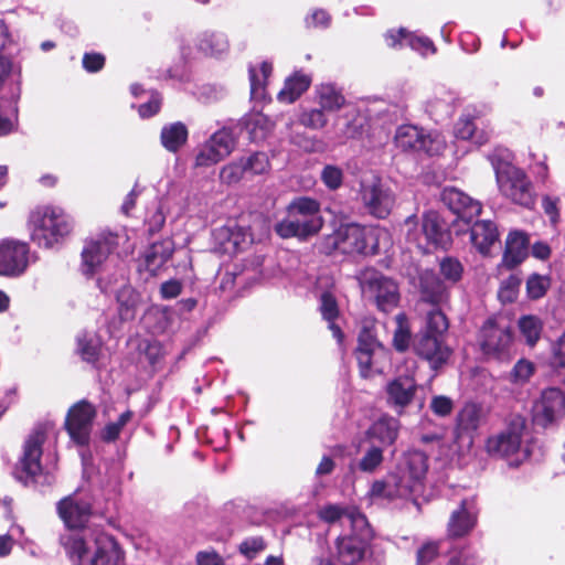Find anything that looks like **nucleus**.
I'll list each match as a JSON object with an SVG mask.
<instances>
[{"instance_id": "obj_55", "label": "nucleus", "mask_w": 565, "mask_h": 565, "mask_svg": "<svg viewBox=\"0 0 565 565\" xmlns=\"http://www.w3.org/2000/svg\"><path fill=\"white\" fill-rule=\"evenodd\" d=\"M132 413L130 411L124 412L116 422L107 424L100 433V438L106 441H115L122 428L130 422Z\"/></svg>"}, {"instance_id": "obj_19", "label": "nucleus", "mask_w": 565, "mask_h": 565, "mask_svg": "<svg viewBox=\"0 0 565 565\" xmlns=\"http://www.w3.org/2000/svg\"><path fill=\"white\" fill-rule=\"evenodd\" d=\"M45 438L44 430L38 428L29 435L24 443L17 477L25 484L36 481V478L42 473L41 456Z\"/></svg>"}, {"instance_id": "obj_61", "label": "nucleus", "mask_w": 565, "mask_h": 565, "mask_svg": "<svg viewBox=\"0 0 565 565\" xmlns=\"http://www.w3.org/2000/svg\"><path fill=\"white\" fill-rule=\"evenodd\" d=\"M534 371L535 365L531 361L521 359L513 366L510 373V380L514 384H524L531 379Z\"/></svg>"}, {"instance_id": "obj_32", "label": "nucleus", "mask_w": 565, "mask_h": 565, "mask_svg": "<svg viewBox=\"0 0 565 565\" xmlns=\"http://www.w3.org/2000/svg\"><path fill=\"white\" fill-rule=\"evenodd\" d=\"M216 237L224 241V249L228 253L244 250L252 243L250 233L236 223H228L216 230Z\"/></svg>"}, {"instance_id": "obj_26", "label": "nucleus", "mask_w": 565, "mask_h": 565, "mask_svg": "<svg viewBox=\"0 0 565 565\" xmlns=\"http://www.w3.org/2000/svg\"><path fill=\"white\" fill-rule=\"evenodd\" d=\"M440 196L444 204L462 218L470 220L481 213V203L457 188H445Z\"/></svg>"}, {"instance_id": "obj_36", "label": "nucleus", "mask_w": 565, "mask_h": 565, "mask_svg": "<svg viewBox=\"0 0 565 565\" xmlns=\"http://www.w3.org/2000/svg\"><path fill=\"white\" fill-rule=\"evenodd\" d=\"M399 422L392 416H382L367 430L370 438L379 441L382 446H391L398 436Z\"/></svg>"}, {"instance_id": "obj_30", "label": "nucleus", "mask_w": 565, "mask_h": 565, "mask_svg": "<svg viewBox=\"0 0 565 565\" xmlns=\"http://www.w3.org/2000/svg\"><path fill=\"white\" fill-rule=\"evenodd\" d=\"M318 516L327 523L348 522L351 527L365 526V516L361 514L355 508L327 504L319 509Z\"/></svg>"}, {"instance_id": "obj_37", "label": "nucleus", "mask_w": 565, "mask_h": 565, "mask_svg": "<svg viewBox=\"0 0 565 565\" xmlns=\"http://www.w3.org/2000/svg\"><path fill=\"white\" fill-rule=\"evenodd\" d=\"M424 131L425 129L415 125H401L395 131L394 143L402 151H419L423 146Z\"/></svg>"}, {"instance_id": "obj_18", "label": "nucleus", "mask_w": 565, "mask_h": 565, "mask_svg": "<svg viewBox=\"0 0 565 565\" xmlns=\"http://www.w3.org/2000/svg\"><path fill=\"white\" fill-rule=\"evenodd\" d=\"M360 195L369 213L379 218L386 217L395 202L391 189L376 177L362 181Z\"/></svg>"}, {"instance_id": "obj_27", "label": "nucleus", "mask_w": 565, "mask_h": 565, "mask_svg": "<svg viewBox=\"0 0 565 565\" xmlns=\"http://www.w3.org/2000/svg\"><path fill=\"white\" fill-rule=\"evenodd\" d=\"M313 102L328 115L340 111L347 104V98L338 85L321 83L315 86Z\"/></svg>"}, {"instance_id": "obj_35", "label": "nucleus", "mask_w": 565, "mask_h": 565, "mask_svg": "<svg viewBox=\"0 0 565 565\" xmlns=\"http://www.w3.org/2000/svg\"><path fill=\"white\" fill-rule=\"evenodd\" d=\"M498 237L497 226L491 221H479L471 227V242L482 255L489 254L490 247L497 243Z\"/></svg>"}, {"instance_id": "obj_21", "label": "nucleus", "mask_w": 565, "mask_h": 565, "mask_svg": "<svg viewBox=\"0 0 565 565\" xmlns=\"http://www.w3.org/2000/svg\"><path fill=\"white\" fill-rule=\"evenodd\" d=\"M479 343L483 354L500 358L508 352L512 343L511 330L508 326L489 319L480 330Z\"/></svg>"}, {"instance_id": "obj_3", "label": "nucleus", "mask_w": 565, "mask_h": 565, "mask_svg": "<svg viewBox=\"0 0 565 565\" xmlns=\"http://www.w3.org/2000/svg\"><path fill=\"white\" fill-rule=\"evenodd\" d=\"M487 158L494 171L500 194L514 204L532 207L535 202L532 181L524 170L512 163L510 152L497 148Z\"/></svg>"}, {"instance_id": "obj_20", "label": "nucleus", "mask_w": 565, "mask_h": 565, "mask_svg": "<svg viewBox=\"0 0 565 565\" xmlns=\"http://www.w3.org/2000/svg\"><path fill=\"white\" fill-rule=\"evenodd\" d=\"M535 424L547 427L565 417V394L561 388L547 387L542 391L532 407Z\"/></svg>"}, {"instance_id": "obj_1", "label": "nucleus", "mask_w": 565, "mask_h": 565, "mask_svg": "<svg viewBox=\"0 0 565 565\" xmlns=\"http://www.w3.org/2000/svg\"><path fill=\"white\" fill-rule=\"evenodd\" d=\"M427 469V457L424 452L407 451L395 472L390 473L384 480L373 482L370 495L386 500L411 498L422 491Z\"/></svg>"}, {"instance_id": "obj_34", "label": "nucleus", "mask_w": 565, "mask_h": 565, "mask_svg": "<svg viewBox=\"0 0 565 565\" xmlns=\"http://www.w3.org/2000/svg\"><path fill=\"white\" fill-rule=\"evenodd\" d=\"M22 83V66L11 57L0 54V89L10 87L11 97L19 98Z\"/></svg>"}, {"instance_id": "obj_39", "label": "nucleus", "mask_w": 565, "mask_h": 565, "mask_svg": "<svg viewBox=\"0 0 565 565\" xmlns=\"http://www.w3.org/2000/svg\"><path fill=\"white\" fill-rule=\"evenodd\" d=\"M273 73V64L264 61L257 66H249L250 97L254 100H262L266 97V85Z\"/></svg>"}, {"instance_id": "obj_5", "label": "nucleus", "mask_w": 565, "mask_h": 565, "mask_svg": "<svg viewBox=\"0 0 565 565\" xmlns=\"http://www.w3.org/2000/svg\"><path fill=\"white\" fill-rule=\"evenodd\" d=\"M65 553L73 565H122L124 552L110 535L98 534L86 541L79 534L63 539Z\"/></svg>"}, {"instance_id": "obj_7", "label": "nucleus", "mask_w": 565, "mask_h": 565, "mask_svg": "<svg viewBox=\"0 0 565 565\" xmlns=\"http://www.w3.org/2000/svg\"><path fill=\"white\" fill-rule=\"evenodd\" d=\"M323 225L320 203L309 196L295 198L287 206V217L276 224V232L282 238L307 239L316 235Z\"/></svg>"}, {"instance_id": "obj_9", "label": "nucleus", "mask_w": 565, "mask_h": 565, "mask_svg": "<svg viewBox=\"0 0 565 565\" xmlns=\"http://www.w3.org/2000/svg\"><path fill=\"white\" fill-rule=\"evenodd\" d=\"M403 232L408 242L414 243L423 253H429L433 248H445L448 234L439 218L438 213L428 211L419 223L415 216H409L403 224Z\"/></svg>"}, {"instance_id": "obj_11", "label": "nucleus", "mask_w": 565, "mask_h": 565, "mask_svg": "<svg viewBox=\"0 0 565 565\" xmlns=\"http://www.w3.org/2000/svg\"><path fill=\"white\" fill-rule=\"evenodd\" d=\"M351 533L339 536L335 541V552L342 565L370 564L373 556L372 530L365 519V526L351 527Z\"/></svg>"}, {"instance_id": "obj_6", "label": "nucleus", "mask_w": 565, "mask_h": 565, "mask_svg": "<svg viewBox=\"0 0 565 565\" xmlns=\"http://www.w3.org/2000/svg\"><path fill=\"white\" fill-rule=\"evenodd\" d=\"M486 450L492 457L504 459L509 466H520L532 452L526 419L511 418L501 431L487 439Z\"/></svg>"}, {"instance_id": "obj_16", "label": "nucleus", "mask_w": 565, "mask_h": 565, "mask_svg": "<svg viewBox=\"0 0 565 565\" xmlns=\"http://www.w3.org/2000/svg\"><path fill=\"white\" fill-rule=\"evenodd\" d=\"M480 419L481 408L478 405L468 403L460 409L454 430V445L449 454L460 456L470 450Z\"/></svg>"}, {"instance_id": "obj_38", "label": "nucleus", "mask_w": 565, "mask_h": 565, "mask_svg": "<svg viewBox=\"0 0 565 565\" xmlns=\"http://www.w3.org/2000/svg\"><path fill=\"white\" fill-rule=\"evenodd\" d=\"M188 136L186 126L181 121H177L162 127L160 141L167 151L175 153L186 143Z\"/></svg>"}, {"instance_id": "obj_15", "label": "nucleus", "mask_w": 565, "mask_h": 565, "mask_svg": "<svg viewBox=\"0 0 565 565\" xmlns=\"http://www.w3.org/2000/svg\"><path fill=\"white\" fill-rule=\"evenodd\" d=\"M237 136L230 128L215 131L199 149L195 167H211L228 157L235 149Z\"/></svg>"}, {"instance_id": "obj_31", "label": "nucleus", "mask_w": 565, "mask_h": 565, "mask_svg": "<svg viewBox=\"0 0 565 565\" xmlns=\"http://www.w3.org/2000/svg\"><path fill=\"white\" fill-rule=\"evenodd\" d=\"M529 238L521 231L510 232L505 241V250L501 265L512 269L520 265L527 256Z\"/></svg>"}, {"instance_id": "obj_24", "label": "nucleus", "mask_w": 565, "mask_h": 565, "mask_svg": "<svg viewBox=\"0 0 565 565\" xmlns=\"http://www.w3.org/2000/svg\"><path fill=\"white\" fill-rule=\"evenodd\" d=\"M360 373L363 377L372 375V365L379 356H385V349L375 340L373 333L369 330H362L358 339L355 351Z\"/></svg>"}, {"instance_id": "obj_22", "label": "nucleus", "mask_w": 565, "mask_h": 565, "mask_svg": "<svg viewBox=\"0 0 565 565\" xmlns=\"http://www.w3.org/2000/svg\"><path fill=\"white\" fill-rule=\"evenodd\" d=\"M384 392L387 406L402 415L413 403L417 384L412 375H399L387 382Z\"/></svg>"}, {"instance_id": "obj_62", "label": "nucleus", "mask_w": 565, "mask_h": 565, "mask_svg": "<svg viewBox=\"0 0 565 565\" xmlns=\"http://www.w3.org/2000/svg\"><path fill=\"white\" fill-rule=\"evenodd\" d=\"M246 173L242 159L224 166L220 171V179L222 183L235 184L242 180Z\"/></svg>"}, {"instance_id": "obj_52", "label": "nucleus", "mask_w": 565, "mask_h": 565, "mask_svg": "<svg viewBox=\"0 0 565 565\" xmlns=\"http://www.w3.org/2000/svg\"><path fill=\"white\" fill-rule=\"evenodd\" d=\"M447 142L444 135L437 130L424 131L423 146L420 150L428 156H440L446 149Z\"/></svg>"}, {"instance_id": "obj_8", "label": "nucleus", "mask_w": 565, "mask_h": 565, "mask_svg": "<svg viewBox=\"0 0 565 565\" xmlns=\"http://www.w3.org/2000/svg\"><path fill=\"white\" fill-rule=\"evenodd\" d=\"M128 233L126 230L119 232L103 231L96 236L85 242L82 250V274L86 277H93L100 274L114 250L121 244L128 241Z\"/></svg>"}, {"instance_id": "obj_25", "label": "nucleus", "mask_w": 565, "mask_h": 565, "mask_svg": "<svg viewBox=\"0 0 565 565\" xmlns=\"http://www.w3.org/2000/svg\"><path fill=\"white\" fill-rule=\"evenodd\" d=\"M415 352L427 360L433 369L444 365L450 354V349L444 344L440 337L436 334L423 333L414 344Z\"/></svg>"}, {"instance_id": "obj_60", "label": "nucleus", "mask_w": 565, "mask_h": 565, "mask_svg": "<svg viewBox=\"0 0 565 565\" xmlns=\"http://www.w3.org/2000/svg\"><path fill=\"white\" fill-rule=\"evenodd\" d=\"M321 181L329 190H338L342 183L344 173L343 170L334 164H327L321 173H320Z\"/></svg>"}, {"instance_id": "obj_44", "label": "nucleus", "mask_w": 565, "mask_h": 565, "mask_svg": "<svg viewBox=\"0 0 565 565\" xmlns=\"http://www.w3.org/2000/svg\"><path fill=\"white\" fill-rule=\"evenodd\" d=\"M120 316L125 320L134 319L141 305V296L130 286H122L117 294Z\"/></svg>"}, {"instance_id": "obj_46", "label": "nucleus", "mask_w": 565, "mask_h": 565, "mask_svg": "<svg viewBox=\"0 0 565 565\" xmlns=\"http://www.w3.org/2000/svg\"><path fill=\"white\" fill-rule=\"evenodd\" d=\"M102 351V339L95 332H83L77 337V352L86 362L97 361Z\"/></svg>"}, {"instance_id": "obj_58", "label": "nucleus", "mask_w": 565, "mask_h": 565, "mask_svg": "<svg viewBox=\"0 0 565 565\" xmlns=\"http://www.w3.org/2000/svg\"><path fill=\"white\" fill-rule=\"evenodd\" d=\"M267 547L266 541L262 536H249L243 540L238 545V551L248 559L257 557Z\"/></svg>"}, {"instance_id": "obj_59", "label": "nucleus", "mask_w": 565, "mask_h": 565, "mask_svg": "<svg viewBox=\"0 0 565 565\" xmlns=\"http://www.w3.org/2000/svg\"><path fill=\"white\" fill-rule=\"evenodd\" d=\"M246 173L263 174L269 169V160L266 153L256 152L247 158H242Z\"/></svg>"}, {"instance_id": "obj_41", "label": "nucleus", "mask_w": 565, "mask_h": 565, "mask_svg": "<svg viewBox=\"0 0 565 565\" xmlns=\"http://www.w3.org/2000/svg\"><path fill=\"white\" fill-rule=\"evenodd\" d=\"M320 312L322 318L328 322V327L332 332L333 338L338 341L339 345L343 342V333L340 327L335 323L339 316L338 302L331 292H323L320 297Z\"/></svg>"}, {"instance_id": "obj_53", "label": "nucleus", "mask_w": 565, "mask_h": 565, "mask_svg": "<svg viewBox=\"0 0 565 565\" xmlns=\"http://www.w3.org/2000/svg\"><path fill=\"white\" fill-rule=\"evenodd\" d=\"M550 287L551 278L547 275L532 274L526 279V294L533 300L544 297Z\"/></svg>"}, {"instance_id": "obj_47", "label": "nucleus", "mask_w": 565, "mask_h": 565, "mask_svg": "<svg viewBox=\"0 0 565 565\" xmlns=\"http://www.w3.org/2000/svg\"><path fill=\"white\" fill-rule=\"evenodd\" d=\"M455 96L452 93L440 88L426 100V110L430 115H450L454 110Z\"/></svg>"}, {"instance_id": "obj_28", "label": "nucleus", "mask_w": 565, "mask_h": 565, "mask_svg": "<svg viewBox=\"0 0 565 565\" xmlns=\"http://www.w3.org/2000/svg\"><path fill=\"white\" fill-rule=\"evenodd\" d=\"M174 252V243L164 238L151 244L143 253L140 268L146 269L150 275H156L170 259Z\"/></svg>"}, {"instance_id": "obj_42", "label": "nucleus", "mask_w": 565, "mask_h": 565, "mask_svg": "<svg viewBox=\"0 0 565 565\" xmlns=\"http://www.w3.org/2000/svg\"><path fill=\"white\" fill-rule=\"evenodd\" d=\"M420 291L425 301L440 303L447 299V289L435 274L425 271L420 277Z\"/></svg>"}, {"instance_id": "obj_17", "label": "nucleus", "mask_w": 565, "mask_h": 565, "mask_svg": "<svg viewBox=\"0 0 565 565\" xmlns=\"http://www.w3.org/2000/svg\"><path fill=\"white\" fill-rule=\"evenodd\" d=\"M479 513L477 497L463 498L450 512L446 526L447 536L454 540L468 536L478 524Z\"/></svg>"}, {"instance_id": "obj_10", "label": "nucleus", "mask_w": 565, "mask_h": 565, "mask_svg": "<svg viewBox=\"0 0 565 565\" xmlns=\"http://www.w3.org/2000/svg\"><path fill=\"white\" fill-rule=\"evenodd\" d=\"M362 295L373 300L383 312L397 307L399 292L396 282L374 268H366L358 275Z\"/></svg>"}, {"instance_id": "obj_14", "label": "nucleus", "mask_w": 565, "mask_h": 565, "mask_svg": "<svg viewBox=\"0 0 565 565\" xmlns=\"http://www.w3.org/2000/svg\"><path fill=\"white\" fill-rule=\"evenodd\" d=\"M31 249L26 242L4 238L0 241V276H22L30 265Z\"/></svg>"}, {"instance_id": "obj_49", "label": "nucleus", "mask_w": 565, "mask_h": 565, "mask_svg": "<svg viewBox=\"0 0 565 565\" xmlns=\"http://www.w3.org/2000/svg\"><path fill=\"white\" fill-rule=\"evenodd\" d=\"M543 323L535 316H524L519 320V329L529 345L533 347L540 339Z\"/></svg>"}, {"instance_id": "obj_45", "label": "nucleus", "mask_w": 565, "mask_h": 565, "mask_svg": "<svg viewBox=\"0 0 565 565\" xmlns=\"http://www.w3.org/2000/svg\"><path fill=\"white\" fill-rule=\"evenodd\" d=\"M174 313L168 308H151L146 316V324L154 334L169 331L172 328Z\"/></svg>"}, {"instance_id": "obj_50", "label": "nucleus", "mask_w": 565, "mask_h": 565, "mask_svg": "<svg viewBox=\"0 0 565 565\" xmlns=\"http://www.w3.org/2000/svg\"><path fill=\"white\" fill-rule=\"evenodd\" d=\"M396 329L393 335V345L397 351L404 352L408 349L411 341V328L405 313L395 317Z\"/></svg>"}, {"instance_id": "obj_40", "label": "nucleus", "mask_w": 565, "mask_h": 565, "mask_svg": "<svg viewBox=\"0 0 565 565\" xmlns=\"http://www.w3.org/2000/svg\"><path fill=\"white\" fill-rule=\"evenodd\" d=\"M243 125L250 140L260 141L269 136L274 129V122L262 113H250L243 118Z\"/></svg>"}, {"instance_id": "obj_57", "label": "nucleus", "mask_w": 565, "mask_h": 565, "mask_svg": "<svg viewBox=\"0 0 565 565\" xmlns=\"http://www.w3.org/2000/svg\"><path fill=\"white\" fill-rule=\"evenodd\" d=\"M440 554V542L427 541L423 543L416 552L415 565H429Z\"/></svg>"}, {"instance_id": "obj_4", "label": "nucleus", "mask_w": 565, "mask_h": 565, "mask_svg": "<svg viewBox=\"0 0 565 565\" xmlns=\"http://www.w3.org/2000/svg\"><path fill=\"white\" fill-rule=\"evenodd\" d=\"M28 228L32 242L39 247L53 248L72 234L74 220L63 207L45 204L31 211Z\"/></svg>"}, {"instance_id": "obj_29", "label": "nucleus", "mask_w": 565, "mask_h": 565, "mask_svg": "<svg viewBox=\"0 0 565 565\" xmlns=\"http://www.w3.org/2000/svg\"><path fill=\"white\" fill-rule=\"evenodd\" d=\"M366 124V117L362 113L356 108H350L335 117L333 128L337 137L354 139L363 135Z\"/></svg>"}, {"instance_id": "obj_56", "label": "nucleus", "mask_w": 565, "mask_h": 565, "mask_svg": "<svg viewBox=\"0 0 565 565\" xmlns=\"http://www.w3.org/2000/svg\"><path fill=\"white\" fill-rule=\"evenodd\" d=\"M405 46H409L412 50L418 52L423 56L433 55L436 52V47L429 38L418 35L409 31L408 35H406Z\"/></svg>"}, {"instance_id": "obj_51", "label": "nucleus", "mask_w": 565, "mask_h": 565, "mask_svg": "<svg viewBox=\"0 0 565 565\" xmlns=\"http://www.w3.org/2000/svg\"><path fill=\"white\" fill-rule=\"evenodd\" d=\"M383 460V449L377 446H371L356 462L355 467L362 472L373 473L382 465Z\"/></svg>"}, {"instance_id": "obj_64", "label": "nucleus", "mask_w": 565, "mask_h": 565, "mask_svg": "<svg viewBox=\"0 0 565 565\" xmlns=\"http://www.w3.org/2000/svg\"><path fill=\"white\" fill-rule=\"evenodd\" d=\"M551 364L565 367V332L551 343Z\"/></svg>"}, {"instance_id": "obj_48", "label": "nucleus", "mask_w": 565, "mask_h": 565, "mask_svg": "<svg viewBox=\"0 0 565 565\" xmlns=\"http://www.w3.org/2000/svg\"><path fill=\"white\" fill-rule=\"evenodd\" d=\"M17 99H0V136L15 130L18 124Z\"/></svg>"}, {"instance_id": "obj_2", "label": "nucleus", "mask_w": 565, "mask_h": 565, "mask_svg": "<svg viewBox=\"0 0 565 565\" xmlns=\"http://www.w3.org/2000/svg\"><path fill=\"white\" fill-rule=\"evenodd\" d=\"M388 232L379 226H360L342 224L331 235H328L322 248L330 254L338 250L342 254L374 255L390 245Z\"/></svg>"}, {"instance_id": "obj_12", "label": "nucleus", "mask_w": 565, "mask_h": 565, "mask_svg": "<svg viewBox=\"0 0 565 565\" xmlns=\"http://www.w3.org/2000/svg\"><path fill=\"white\" fill-rule=\"evenodd\" d=\"M57 512L67 527V531L63 533L60 539L64 550L63 539L67 535L79 534L86 541H92V539L98 534L107 535L100 530L84 527L92 514L90 503L79 499L77 495H70L61 500L57 504Z\"/></svg>"}, {"instance_id": "obj_54", "label": "nucleus", "mask_w": 565, "mask_h": 565, "mask_svg": "<svg viewBox=\"0 0 565 565\" xmlns=\"http://www.w3.org/2000/svg\"><path fill=\"white\" fill-rule=\"evenodd\" d=\"M448 329V320L445 313L439 309H433L426 317V330L424 333L441 337Z\"/></svg>"}, {"instance_id": "obj_33", "label": "nucleus", "mask_w": 565, "mask_h": 565, "mask_svg": "<svg viewBox=\"0 0 565 565\" xmlns=\"http://www.w3.org/2000/svg\"><path fill=\"white\" fill-rule=\"evenodd\" d=\"M312 77L297 71L285 79L284 87L277 94V99L284 104L295 103L311 85Z\"/></svg>"}, {"instance_id": "obj_23", "label": "nucleus", "mask_w": 565, "mask_h": 565, "mask_svg": "<svg viewBox=\"0 0 565 565\" xmlns=\"http://www.w3.org/2000/svg\"><path fill=\"white\" fill-rule=\"evenodd\" d=\"M194 47L201 56L223 60L230 52V40L225 32L204 30L194 38Z\"/></svg>"}, {"instance_id": "obj_63", "label": "nucleus", "mask_w": 565, "mask_h": 565, "mask_svg": "<svg viewBox=\"0 0 565 565\" xmlns=\"http://www.w3.org/2000/svg\"><path fill=\"white\" fill-rule=\"evenodd\" d=\"M307 28L327 29L331 24V15L323 9L312 10L305 19Z\"/></svg>"}, {"instance_id": "obj_13", "label": "nucleus", "mask_w": 565, "mask_h": 565, "mask_svg": "<svg viewBox=\"0 0 565 565\" xmlns=\"http://www.w3.org/2000/svg\"><path fill=\"white\" fill-rule=\"evenodd\" d=\"M96 409L87 401H79L70 407L64 427L71 440L78 446L89 444Z\"/></svg>"}, {"instance_id": "obj_43", "label": "nucleus", "mask_w": 565, "mask_h": 565, "mask_svg": "<svg viewBox=\"0 0 565 565\" xmlns=\"http://www.w3.org/2000/svg\"><path fill=\"white\" fill-rule=\"evenodd\" d=\"M330 115L317 105L313 107H301L297 115L298 122L310 130H322L329 125Z\"/></svg>"}]
</instances>
